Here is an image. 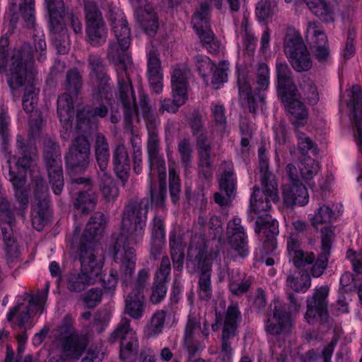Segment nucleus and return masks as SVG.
I'll list each match as a JSON object with an SVG mask.
<instances>
[{
	"instance_id": "nucleus-1",
	"label": "nucleus",
	"mask_w": 362,
	"mask_h": 362,
	"mask_svg": "<svg viewBox=\"0 0 362 362\" xmlns=\"http://www.w3.org/2000/svg\"><path fill=\"white\" fill-rule=\"evenodd\" d=\"M109 13L116 40L109 42L107 59L114 65L117 74L118 92L123 107L124 127L131 131L130 142L133 152H135L136 150L141 151V140L138 132L132 125L134 117L137 115V106L129 76L132 60L127 52L131 44V30L122 11L112 8L110 9Z\"/></svg>"
},
{
	"instance_id": "nucleus-2",
	"label": "nucleus",
	"mask_w": 362,
	"mask_h": 362,
	"mask_svg": "<svg viewBox=\"0 0 362 362\" xmlns=\"http://www.w3.org/2000/svg\"><path fill=\"white\" fill-rule=\"evenodd\" d=\"M159 178V188L151 187V201L148 198H133L124 206L121 232L114 246V261L118 266L120 277L125 281L130 279L136 267V246L141 240L146 225L147 214L151 203L156 207H163L166 197V188Z\"/></svg>"
},
{
	"instance_id": "nucleus-3",
	"label": "nucleus",
	"mask_w": 362,
	"mask_h": 362,
	"mask_svg": "<svg viewBox=\"0 0 362 362\" xmlns=\"http://www.w3.org/2000/svg\"><path fill=\"white\" fill-rule=\"evenodd\" d=\"M7 83L12 90L26 85L23 98V108L27 113L33 112L37 103L39 89L35 87V71L33 68L32 47L24 45L11 57Z\"/></svg>"
},
{
	"instance_id": "nucleus-4",
	"label": "nucleus",
	"mask_w": 362,
	"mask_h": 362,
	"mask_svg": "<svg viewBox=\"0 0 362 362\" xmlns=\"http://www.w3.org/2000/svg\"><path fill=\"white\" fill-rule=\"evenodd\" d=\"M266 151L264 146L258 148V168L262 191L257 186L253 187L250 209L255 214L267 211L272 207V202L279 200L278 183L275 175L269 170V158Z\"/></svg>"
},
{
	"instance_id": "nucleus-5",
	"label": "nucleus",
	"mask_w": 362,
	"mask_h": 362,
	"mask_svg": "<svg viewBox=\"0 0 362 362\" xmlns=\"http://www.w3.org/2000/svg\"><path fill=\"white\" fill-rule=\"evenodd\" d=\"M269 84V69L266 63L260 62L256 65L255 78L250 83L244 76H238V85L240 97L247 100L249 110L255 113L265 105L264 92Z\"/></svg>"
},
{
	"instance_id": "nucleus-6",
	"label": "nucleus",
	"mask_w": 362,
	"mask_h": 362,
	"mask_svg": "<svg viewBox=\"0 0 362 362\" xmlns=\"http://www.w3.org/2000/svg\"><path fill=\"white\" fill-rule=\"evenodd\" d=\"M187 269L190 272L200 271L198 281V296L202 300H209L212 297L211 286V255L208 253L206 247L204 245L194 247L189 245L187 253Z\"/></svg>"
},
{
	"instance_id": "nucleus-7",
	"label": "nucleus",
	"mask_w": 362,
	"mask_h": 362,
	"mask_svg": "<svg viewBox=\"0 0 362 362\" xmlns=\"http://www.w3.org/2000/svg\"><path fill=\"white\" fill-rule=\"evenodd\" d=\"M81 262V270L69 272L66 279L67 289L72 293H81L90 285L93 284L95 279L101 272V265L95 256L78 252Z\"/></svg>"
},
{
	"instance_id": "nucleus-8",
	"label": "nucleus",
	"mask_w": 362,
	"mask_h": 362,
	"mask_svg": "<svg viewBox=\"0 0 362 362\" xmlns=\"http://www.w3.org/2000/svg\"><path fill=\"white\" fill-rule=\"evenodd\" d=\"M49 17L51 40L59 54L68 51L69 37L64 18L66 7L63 0H45Z\"/></svg>"
},
{
	"instance_id": "nucleus-9",
	"label": "nucleus",
	"mask_w": 362,
	"mask_h": 362,
	"mask_svg": "<svg viewBox=\"0 0 362 362\" xmlns=\"http://www.w3.org/2000/svg\"><path fill=\"white\" fill-rule=\"evenodd\" d=\"M10 11L12 12L11 22L16 23L18 21L19 12L26 26L28 28H33V38L35 52H40L37 59L42 62L45 59L47 45L42 32L35 28V0H12Z\"/></svg>"
},
{
	"instance_id": "nucleus-10",
	"label": "nucleus",
	"mask_w": 362,
	"mask_h": 362,
	"mask_svg": "<svg viewBox=\"0 0 362 362\" xmlns=\"http://www.w3.org/2000/svg\"><path fill=\"white\" fill-rule=\"evenodd\" d=\"M43 160L52 189L55 194L59 195L63 189L64 181L61 150L56 142L52 140L45 142Z\"/></svg>"
},
{
	"instance_id": "nucleus-11",
	"label": "nucleus",
	"mask_w": 362,
	"mask_h": 362,
	"mask_svg": "<svg viewBox=\"0 0 362 362\" xmlns=\"http://www.w3.org/2000/svg\"><path fill=\"white\" fill-rule=\"evenodd\" d=\"M84 11L88 42L93 47H100L105 43L108 33L102 13L92 1L85 2Z\"/></svg>"
},
{
	"instance_id": "nucleus-12",
	"label": "nucleus",
	"mask_w": 362,
	"mask_h": 362,
	"mask_svg": "<svg viewBox=\"0 0 362 362\" xmlns=\"http://www.w3.org/2000/svg\"><path fill=\"white\" fill-rule=\"evenodd\" d=\"M109 341H119V356L125 362H131L137 354L138 337L136 332L131 327L130 320L126 317L121 320L116 329L111 333Z\"/></svg>"
},
{
	"instance_id": "nucleus-13",
	"label": "nucleus",
	"mask_w": 362,
	"mask_h": 362,
	"mask_svg": "<svg viewBox=\"0 0 362 362\" xmlns=\"http://www.w3.org/2000/svg\"><path fill=\"white\" fill-rule=\"evenodd\" d=\"M284 52L295 71L303 72L311 69L313 63L310 53L299 34L293 33L286 35Z\"/></svg>"
},
{
	"instance_id": "nucleus-14",
	"label": "nucleus",
	"mask_w": 362,
	"mask_h": 362,
	"mask_svg": "<svg viewBox=\"0 0 362 362\" xmlns=\"http://www.w3.org/2000/svg\"><path fill=\"white\" fill-rule=\"evenodd\" d=\"M107 223L106 216L95 212L89 219L79 242L78 252L95 256V246L103 236Z\"/></svg>"
},
{
	"instance_id": "nucleus-15",
	"label": "nucleus",
	"mask_w": 362,
	"mask_h": 362,
	"mask_svg": "<svg viewBox=\"0 0 362 362\" xmlns=\"http://www.w3.org/2000/svg\"><path fill=\"white\" fill-rule=\"evenodd\" d=\"M88 64L91 69L90 83L93 88V95L100 99L110 100L112 96L110 78L107 74L103 59L97 54H90Z\"/></svg>"
},
{
	"instance_id": "nucleus-16",
	"label": "nucleus",
	"mask_w": 362,
	"mask_h": 362,
	"mask_svg": "<svg viewBox=\"0 0 362 362\" xmlns=\"http://www.w3.org/2000/svg\"><path fill=\"white\" fill-rule=\"evenodd\" d=\"M329 288L321 286L315 290L311 297L307 299V310L305 318L309 324L316 322H326L329 318L327 297Z\"/></svg>"
},
{
	"instance_id": "nucleus-17",
	"label": "nucleus",
	"mask_w": 362,
	"mask_h": 362,
	"mask_svg": "<svg viewBox=\"0 0 362 362\" xmlns=\"http://www.w3.org/2000/svg\"><path fill=\"white\" fill-rule=\"evenodd\" d=\"M90 144L83 134L76 136L71 141L66 154V165L71 169L85 170L90 163Z\"/></svg>"
},
{
	"instance_id": "nucleus-18",
	"label": "nucleus",
	"mask_w": 362,
	"mask_h": 362,
	"mask_svg": "<svg viewBox=\"0 0 362 362\" xmlns=\"http://www.w3.org/2000/svg\"><path fill=\"white\" fill-rule=\"evenodd\" d=\"M170 259L166 255L163 256L160 264L155 273L151 286L149 300L153 304H158L165 298L168 290L166 284L170 280Z\"/></svg>"
},
{
	"instance_id": "nucleus-19",
	"label": "nucleus",
	"mask_w": 362,
	"mask_h": 362,
	"mask_svg": "<svg viewBox=\"0 0 362 362\" xmlns=\"http://www.w3.org/2000/svg\"><path fill=\"white\" fill-rule=\"evenodd\" d=\"M255 231L259 234L266 254L272 253L276 248V236L279 234L278 222L272 216H259L256 221Z\"/></svg>"
},
{
	"instance_id": "nucleus-20",
	"label": "nucleus",
	"mask_w": 362,
	"mask_h": 362,
	"mask_svg": "<svg viewBox=\"0 0 362 362\" xmlns=\"http://www.w3.org/2000/svg\"><path fill=\"white\" fill-rule=\"evenodd\" d=\"M293 322L286 308L280 303H275L272 313L268 315L265 331L272 335L290 333Z\"/></svg>"
},
{
	"instance_id": "nucleus-21",
	"label": "nucleus",
	"mask_w": 362,
	"mask_h": 362,
	"mask_svg": "<svg viewBox=\"0 0 362 362\" xmlns=\"http://www.w3.org/2000/svg\"><path fill=\"white\" fill-rule=\"evenodd\" d=\"M216 323L222 326L221 337L235 339L238 335L241 313L237 303H231L224 314L216 310Z\"/></svg>"
},
{
	"instance_id": "nucleus-22",
	"label": "nucleus",
	"mask_w": 362,
	"mask_h": 362,
	"mask_svg": "<svg viewBox=\"0 0 362 362\" xmlns=\"http://www.w3.org/2000/svg\"><path fill=\"white\" fill-rule=\"evenodd\" d=\"M334 230L331 226H325L321 229L322 251L317 257L315 264L310 268V274L313 277H319L327 267L330 249L334 240Z\"/></svg>"
},
{
	"instance_id": "nucleus-23",
	"label": "nucleus",
	"mask_w": 362,
	"mask_h": 362,
	"mask_svg": "<svg viewBox=\"0 0 362 362\" xmlns=\"http://www.w3.org/2000/svg\"><path fill=\"white\" fill-rule=\"evenodd\" d=\"M134 14L138 23L146 35L153 37L157 33L159 22L158 13L153 7L146 1L134 6Z\"/></svg>"
},
{
	"instance_id": "nucleus-24",
	"label": "nucleus",
	"mask_w": 362,
	"mask_h": 362,
	"mask_svg": "<svg viewBox=\"0 0 362 362\" xmlns=\"http://www.w3.org/2000/svg\"><path fill=\"white\" fill-rule=\"evenodd\" d=\"M16 148L18 155L16 163L17 168L28 170L37 157V150L35 144L30 139L18 135Z\"/></svg>"
},
{
	"instance_id": "nucleus-25",
	"label": "nucleus",
	"mask_w": 362,
	"mask_h": 362,
	"mask_svg": "<svg viewBox=\"0 0 362 362\" xmlns=\"http://www.w3.org/2000/svg\"><path fill=\"white\" fill-rule=\"evenodd\" d=\"M228 234L230 247L240 256L246 257L249 252L248 242L245 230L240 224V219L233 218L228 223Z\"/></svg>"
},
{
	"instance_id": "nucleus-26",
	"label": "nucleus",
	"mask_w": 362,
	"mask_h": 362,
	"mask_svg": "<svg viewBox=\"0 0 362 362\" xmlns=\"http://www.w3.org/2000/svg\"><path fill=\"white\" fill-rule=\"evenodd\" d=\"M88 342V337L83 334L63 337L59 341L62 357L71 360L79 358L85 351Z\"/></svg>"
},
{
	"instance_id": "nucleus-27",
	"label": "nucleus",
	"mask_w": 362,
	"mask_h": 362,
	"mask_svg": "<svg viewBox=\"0 0 362 362\" xmlns=\"http://www.w3.org/2000/svg\"><path fill=\"white\" fill-rule=\"evenodd\" d=\"M160 140L158 133L148 134L147 153L151 170H156L160 179L166 176V167L164 158L160 153Z\"/></svg>"
},
{
	"instance_id": "nucleus-28",
	"label": "nucleus",
	"mask_w": 362,
	"mask_h": 362,
	"mask_svg": "<svg viewBox=\"0 0 362 362\" xmlns=\"http://www.w3.org/2000/svg\"><path fill=\"white\" fill-rule=\"evenodd\" d=\"M284 204L287 207L303 206L309 202L308 189L302 182L286 183L282 187Z\"/></svg>"
},
{
	"instance_id": "nucleus-29",
	"label": "nucleus",
	"mask_w": 362,
	"mask_h": 362,
	"mask_svg": "<svg viewBox=\"0 0 362 362\" xmlns=\"http://www.w3.org/2000/svg\"><path fill=\"white\" fill-rule=\"evenodd\" d=\"M108 111L107 106L100 103L83 107L77 112L76 128L82 132H87L91 128L92 119L95 117H105Z\"/></svg>"
},
{
	"instance_id": "nucleus-30",
	"label": "nucleus",
	"mask_w": 362,
	"mask_h": 362,
	"mask_svg": "<svg viewBox=\"0 0 362 362\" xmlns=\"http://www.w3.org/2000/svg\"><path fill=\"white\" fill-rule=\"evenodd\" d=\"M112 164L117 177L122 182V185L124 186L129 177L130 160L124 144L115 146L112 153Z\"/></svg>"
},
{
	"instance_id": "nucleus-31",
	"label": "nucleus",
	"mask_w": 362,
	"mask_h": 362,
	"mask_svg": "<svg viewBox=\"0 0 362 362\" xmlns=\"http://www.w3.org/2000/svg\"><path fill=\"white\" fill-rule=\"evenodd\" d=\"M199 176L202 180L209 182L213 177V163L211 160V145L206 143L204 137L198 140Z\"/></svg>"
},
{
	"instance_id": "nucleus-32",
	"label": "nucleus",
	"mask_w": 362,
	"mask_h": 362,
	"mask_svg": "<svg viewBox=\"0 0 362 362\" xmlns=\"http://www.w3.org/2000/svg\"><path fill=\"white\" fill-rule=\"evenodd\" d=\"M296 95V92H293L286 97V100H284L283 95L281 96V99L291 115L292 124L298 128L305 125L308 113L304 104L297 100Z\"/></svg>"
},
{
	"instance_id": "nucleus-33",
	"label": "nucleus",
	"mask_w": 362,
	"mask_h": 362,
	"mask_svg": "<svg viewBox=\"0 0 362 362\" xmlns=\"http://www.w3.org/2000/svg\"><path fill=\"white\" fill-rule=\"evenodd\" d=\"M276 73L279 95H283L284 100H286L290 93L297 91L292 71L286 62L277 61Z\"/></svg>"
},
{
	"instance_id": "nucleus-34",
	"label": "nucleus",
	"mask_w": 362,
	"mask_h": 362,
	"mask_svg": "<svg viewBox=\"0 0 362 362\" xmlns=\"http://www.w3.org/2000/svg\"><path fill=\"white\" fill-rule=\"evenodd\" d=\"M7 163L9 170V181L12 183L15 190L14 196L19 203V207L16 209V214L22 217L24 216V211L28 205V194L23 188L25 179L23 177L18 176L12 170L11 156L8 158Z\"/></svg>"
},
{
	"instance_id": "nucleus-35",
	"label": "nucleus",
	"mask_w": 362,
	"mask_h": 362,
	"mask_svg": "<svg viewBox=\"0 0 362 362\" xmlns=\"http://www.w3.org/2000/svg\"><path fill=\"white\" fill-rule=\"evenodd\" d=\"M44 308L37 303H30V298L28 300V305H25L23 303H18L7 314V320L11 322L15 316L17 317V322L13 327H18L20 329L25 328L26 324L29 321L32 315L37 312L42 313Z\"/></svg>"
},
{
	"instance_id": "nucleus-36",
	"label": "nucleus",
	"mask_w": 362,
	"mask_h": 362,
	"mask_svg": "<svg viewBox=\"0 0 362 362\" xmlns=\"http://www.w3.org/2000/svg\"><path fill=\"white\" fill-rule=\"evenodd\" d=\"M148 76L150 86L153 90L158 94L163 90V74L161 63L158 52L151 49L148 54Z\"/></svg>"
},
{
	"instance_id": "nucleus-37",
	"label": "nucleus",
	"mask_w": 362,
	"mask_h": 362,
	"mask_svg": "<svg viewBox=\"0 0 362 362\" xmlns=\"http://www.w3.org/2000/svg\"><path fill=\"white\" fill-rule=\"evenodd\" d=\"M93 150L98 170H108L110 145L107 138L101 132H97L94 136Z\"/></svg>"
},
{
	"instance_id": "nucleus-38",
	"label": "nucleus",
	"mask_w": 362,
	"mask_h": 362,
	"mask_svg": "<svg viewBox=\"0 0 362 362\" xmlns=\"http://www.w3.org/2000/svg\"><path fill=\"white\" fill-rule=\"evenodd\" d=\"M198 327L201 328L200 325L194 318L188 319L185 330L184 346L189 358L194 357L205 348L204 343L195 337L194 332Z\"/></svg>"
},
{
	"instance_id": "nucleus-39",
	"label": "nucleus",
	"mask_w": 362,
	"mask_h": 362,
	"mask_svg": "<svg viewBox=\"0 0 362 362\" xmlns=\"http://www.w3.org/2000/svg\"><path fill=\"white\" fill-rule=\"evenodd\" d=\"M191 76V70L187 64H177L171 74L172 90L188 96L189 78Z\"/></svg>"
},
{
	"instance_id": "nucleus-40",
	"label": "nucleus",
	"mask_w": 362,
	"mask_h": 362,
	"mask_svg": "<svg viewBox=\"0 0 362 362\" xmlns=\"http://www.w3.org/2000/svg\"><path fill=\"white\" fill-rule=\"evenodd\" d=\"M351 101L354 107V117L357 134L356 143L362 150V90L360 86L354 85L351 89Z\"/></svg>"
},
{
	"instance_id": "nucleus-41",
	"label": "nucleus",
	"mask_w": 362,
	"mask_h": 362,
	"mask_svg": "<svg viewBox=\"0 0 362 362\" xmlns=\"http://www.w3.org/2000/svg\"><path fill=\"white\" fill-rule=\"evenodd\" d=\"M310 11L325 23L334 22V10L329 2L325 0H303Z\"/></svg>"
},
{
	"instance_id": "nucleus-42",
	"label": "nucleus",
	"mask_w": 362,
	"mask_h": 362,
	"mask_svg": "<svg viewBox=\"0 0 362 362\" xmlns=\"http://www.w3.org/2000/svg\"><path fill=\"white\" fill-rule=\"evenodd\" d=\"M252 282V278L239 270H232L229 273V290L235 296H242L247 293Z\"/></svg>"
},
{
	"instance_id": "nucleus-43",
	"label": "nucleus",
	"mask_w": 362,
	"mask_h": 362,
	"mask_svg": "<svg viewBox=\"0 0 362 362\" xmlns=\"http://www.w3.org/2000/svg\"><path fill=\"white\" fill-rule=\"evenodd\" d=\"M96 204L97 194L93 189L86 190L80 189L78 197L74 202V206L78 213L88 214L95 209Z\"/></svg>"
},
{
	"instance_id": "nucleus-44",
	"label": "nucleus",
	"mask_w": 362,
	"mask_h": 362,
	"mask_svg": "<svg viewBox=\"0 0 362 362\" xmlns=\"http://www.w3.org/2000/svg\"><path fill=\"white\" fill-rule=\"evenodd\" d=\"M146 307L144 295L129 293L125 299L124 313L134 320H140Z\"/></svg>"
},
{
	"instance_id": "nucleus-45",
	"label": "nucleus",
	"mask_w": 362,
	"mask_h": 362,
	"mask_svg": "<svg viewBox=\"0 0 362 362\" xmlns=\"http://www.w3.org/2000/svg\"><path fill=\"white\" fill-rule=\"evenodd\" d=\"M74 96L69 92L64 93L58 97L57 115L60 122H69L74 117Z\"/></svg>"
},
{
	"instance_id": "nucleus-46",
	"label": "nucleus",
	"mask_w": 362,
	"mask_h": 362,
	"mask_svg": "<svg viewBox=\"0 0 362 362\" xmlns=\"http://www.w3.org/2000/svg\"><path fill=\"white\" fill-rule=\"evenodd\" d=\"M97 173L100 182V190L103 197L107 202L114 201L117 197L118 189L110 173L108 170H98Z\"/></svg>"
},
{
	"instance_id": "nucleus-47",
	"label": "nucleus",
	"mask_w": 362,
	"mask_h": 362,
	"mask_svg": "<svg viewBox=\"0 0 362 362\" xmlns=\"http://www.w3.org/2000/svg\"><path fill=\"white\" fill-rule=\"evenodd\" d=\"M32 184L34 187V196L37 205L49 206V189L46 181L40 173L31 175Z\"/></svg>"
},
{
	"instance_id": "nucleus-48",
	"label": "nucleus",
	"mask_w": 362,
	"mask_h": 362,
	"mask_svg": "<svg viewBox=\"0 0 362 362\" xmlns=\"http://www.w3.org/2000/svg\"><path fill=\"white\" fill-rule=\"evenodd\" d=\"M166 319V312L163 310H156L144 327V334L147 338L155 337L163 332Z\"/></svg>"
},
{
	"instance_id": "nucleus-49",
	"label": "nucleus",
	"mask_w": 362,
	"mask_h": 362,
	"mask_svg": "<svg viewBox=\"0 0 362 362\" xmlns=\"http://www.w3.org/2000/svg\"><path fill=\"white\" fill-rule=\"evenodd\" d=\"M197 32L202 45L206 49L212 54L217 53L220 48V42L215 37L211 29L210 24L203 26L199 29H194Z\"/></svg>"
},
{
	"instance_id": "nucleus-50",
	"label": "nucleus",
	"mask_w": 362,
	"mask_h": 362,
	"mask_svg": "<svg viewBox=\"0 0 362 362\" xmlns=\"http://www.w3.org/2000/svg\"><path fill=\"white\" fill-rule=\"evenodd\" d=\"M173 99L165 98L160 100V107L159 112L163 113H176L179 108L183 105L188 100V96L181 94L178 92L172 90Z\"/></svg>"
},
{
	"instance_id": "nucleus-51",
	"label": "nucleus",
	"mask_w": 362,
	"mask_h": 362,
	"mask_svg": "<svg viewBox=\"0 0 362 362\" xmlns=\"http://www.w3.org/2000/svg\"><path fill=\"white\" fill-rule=\"evenodd\" d=\"M211 10L207 1H203L194 13L192 18V24L194 29H199L210 24Z\"/></svg>"
},
{
	"instance_id": "nucleus-52",
	"label": "nucleus",
	"mask_w": 362,
	"mask_h": 362,
	"mask_svg": "<svg viewBox=\"0 0 362 362\" xmlns=\"http://www.w3.org/2000/svg\"><path fill=\"white\" fill-rule=\"evenodd\" d=\"M28 45L30 47L31 46L28 43H23L18 49H16L12 55H13L14 52L20 49L24 45ZM8 39L6 37H2L0 39V74H5L7 76V74L9 73V68L11 64V57H8Z\"/></svg>"
},
{
	"instance_id": "nucleus-53",
	"label": "nucleus",
	"mask_w": 362,
	"mask_h": 362,
	"mask_svg": "<svg viewBox=\"0 0 362 362\" xmlns=\"http://www.w3.org/2000/svg\"><path fill=\"white\" fill-rule=\"evenodd\" d=\"M9 117L4 112L0 113V137L2 140L1 149L6 157L8 158L11 156L12 158L16 159V156L11 155V151H8V140H9Z\"/></svg>"
},
{
	"instance_id": "nucleus-54",
	"label": "nucleus",
	"mask_w": 362,
	"mask_h": 362,
	"mask_svg": "<svg viewBox=\"0 0 362 362\" xmlns=\"http://www.w3.org/2000/svg\"><path fill=\"white\" fill-rule=\"evenodd\" d=\"M235 179L232 168L225 170L219 179V187L222 192H224L228 198L234 196L235 192Z\"/></svg>"
},
{
	"instance_id": "nucleus-55",
	"label": "nucleus",
	"mask_w": 362,
	"mask_h": 362,
	"mask_svg": "<svg viewBox=\"0 0 362 362\" xmlns=\"http://www.w3.org/2000/svg\"><path fill=\"white\" fill-rule=\"evenodd\" d=\"M82 76L79 71L76 69H71L66 73V90L74 96H78L82 87Z\"/></svg>"
},
{
	"instance_id": "nucleus-56",
	"label": "nucleus",
	"mask_w": 362,
	"mask_h": 362,
	"mask_svg": "<svg viewBox=\"0 0 362 362\" xmlns=\"http://www.w3.org/2000/svg\"><path fill=\"white\" fill-rule=\"evenodd\" d=\"M286 284L288 287L296 292L305 293L311 286V278L307 272L303 273L300 279L291 274L287 277Z\"/></svg>"
},
{
	"instance_id": "nucleus-57",
	"label": "nucleus",
	"mask_w": 362,
	"mask_h": 362,
	"mask_svg": "<svg viewBox=\"0 0 362 362\" xmlns=\"http://www.w3.org/2000/svg\"><path fill=\"white\" fill-rule=\"evenodd\" d=\"M334 211L332 209L322 204L320 206L313 218L310 219L312 226L317 228L320 225L329 223L334 219Z\"/></svg>"
},
{
	"instance_id": "nucleus-58",
	"label": "nucleus",
	"mask_w": 362,
	"mask_h": 362,
	"mask_svg": "<svg viewBox=\"0 0 362 362\" xmlns=\"http://www.w3.org/2000/svg\"><path fill=\"white\" fill-rule=\"evenodd\" d=\"M177 149L182 165L187 169L192 165V148L189 138H183L178 141Z\"/></svg>"
},
{
	"instance_id": "nucleus-59",
	"label": "nucleus",
	"mask_w": 362,
	"mask_h": 362,
	"mask_svg": "<svg viewBox=\"0 0 362 362\" xmlns=\"http://www.w3.org/2000/svg\"><path fill=\"white\" fill-rule=\"evenodd\" d=\"M150 270L149 269H140L135 279L132 281V290L130 293L144 295V292L149 285Z\"/></svg>"
},
{
	"instance_id": "nucleus-60",
	"label": "nucleus",
	"mask_w": 362,
	"mask_h": 362,
	"mask_svg": "<svg viewBox=\"0 0 362 362\" xmlns=\"http://www.w3.org/2000/svg\"><path fill=\"white\" fill-rule=\"evenodd\" d=\"M49 206L37 205L32 212V224L37 231H41L47 224L49 217Z\"/></svg>"
},
{
	"instance_id": "nucleus-61",
	"label": "nucleus",
	"mask_w": 362,
	"mask_h": 362,
	"mask_svg": "<svg viewBox=\"0 0 362 362\" xmlns=\"http://www.w3.org/2000/svg\"><path fill=\"white\" fill-rule=\"evenodd\" d=\"M319 168V163L317 161L310 157L305 158L300 170L303 179L305 182L311 180L318 173Z\"/></svg>"
},
{
	"instance_id": "nucleus-62",
	"label": "nucleus",
	"mask_w": 362,
	"mask_h": 362,
	"mask_svg": "<svg viewBox=\"0 0 362 362\" xmlns=\"http://www.w3.org/2000/svg\"><path fill=\"white\" fill-rule=\"evenodd\" d=\"M189 126L192 135L196 136L197 148H198V140L201 137H204L206 139V143H208L209 145H211V142L206 135L204 123L200 115H194L189 121Z\"/></svg>"
},
{
	"instance_id": "nucleus-63",
	"label": "nucleus",
	"mask_w": 362,
	"mask_h": 362,
	"mask_svg": "<svg viewBox=\"0 0 362 362\" xmlns=\"http://www.w3.org/2000/svg\"><path fill=\"white\" fill-rule=\"evenodd\" d=\"M169 186L170 198L173 203H176L180 199L181 183L179 174L171 167L169 168Z\"/></svg>"
},
{
	"instance_id": "nucleus-64",
	"label": "nucleus",
	"mask_w": 362,
	"mask_h": 362,
	"mask_svg": "<svg viewBox=\"0 0 362 362\" xmlns=\"http://www.w3.org/2000/svg\"><path fill=\"white\" fill-rule=\"evenodd\" d=\"M308 36L310 37V40L313 45H327V37L326 34L322 30L315 22H309L307 28Z\"/></svg>"
}]
</instances>
